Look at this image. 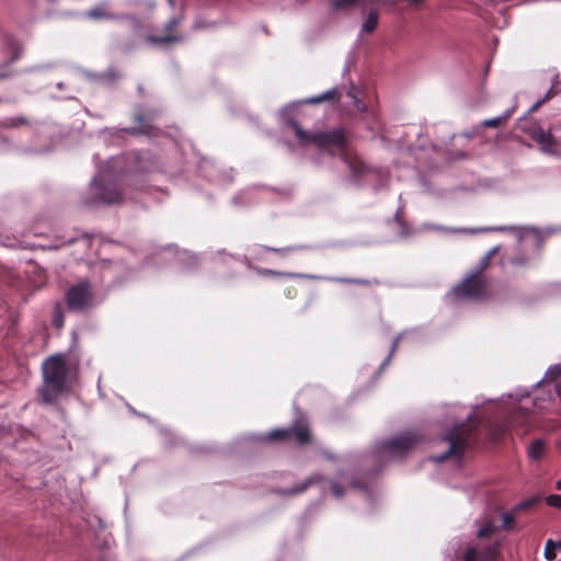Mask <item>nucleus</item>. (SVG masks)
<instances>
[{
	"label": "nucleus",
	"mask_w": 561,
	"mask_h": 561,
	"mask_svg": "<svg viewBox=\"0 0 561 561\" xmlns=\"http://www.w3.org/2000/svg\"><path fill=\"white\" fill-rule=\"evenodd\" d=\"M477 537L480 539L489 538L495 531L496 526L494 520L483 517L477 522Z\"/></svg>",
	"instance_id": "9b49d317"
},
{
	"label": "nucleus",
	"mask_w": 561,
	"mask_h": 561,
	"mask_svg": "<svg viewBox=\"0 0 561 561\" xmlns=\"http://www.w3.org/2000/svg\"><path fill=\"white\" fill-rule=\"evenodd\" d=\"M561 376V365L550 367L546 373L543 385L538 387L536 394L533 400V410L523 403L513 413L508 421V430L514 431L518 435H525L530 428V417L536 412L547 410L554 397L559 393L556 385H550L551 381L556 380Z\"/></svg>",
	"instance_id": "f257e3e1"
},
{
	"label": "nucleus",
	"mask_w": 561,
	"mask_h": 561,
	"mask_svg": "<svg viewBox=\"0 0 561 561\" xmlns=\"http://www.w3.org/2000/svg\"><path fill=\"white\" fill-rule=\"evenodd\" d=\"M513 112H514V107L511 110H507L504 114H502L497 117L484 119L482 122V126L486 127V128H496L501 125H504L508 121V118L512 116Z\"/></svg>",
	"instance_id": "2eb2a0df"
},
{
	"label": "nucleus",
	"mask_w": 561,
	"mask_h": 561,
	"mask_svg": "<svg viewBox=\"0 0 561 561\" xmlns=\"http://www.w3.org/2000/svg\"><path fill=\"white\" fill-rule=\"evenodd\" d=\"M420 442V437L412 432L404 433L385 444L383 448L391 457H401Z\"/></svg>",
	"instance_id": "423d86ee"
},
{
	"label": "nucleus",
	"mask_w": 561,
	"mask_h": 561,
	"mask_svg": "<svg viewBox=\"0 0 561 561\" xmlns=\"http://www.w3.org/2000/svg\"><path fill=\"white\" fill-rule=\"evenodd\" d=\"M399 339H400V337L398 336V337L393 341V345H392L391 354L394 352V350H396V347H397V345H398V343H399Z\"/></svg>",
	"instance_id": "a878e982"
},
{
	"label": "nucleus",
	"mask_w": 561,
	"mask_h": 561,
	"mask_svg": "<svg viewBox=\"0 0 561 561\" xmlns=\"http://www.w3.org/2000/svg\"><path fill=\"white\" fill-rule=\"evenodd\" d=\"M451 294L458 298H482L486 294V284L479 275H474L466 278L462 284L455 287Z\"/></svg>",
	"instance_id": "39448f33"
},
{
	"label": "nucleus",
	"mask_w": 561,
	"mask_h": 561,
	"mask_svg": "<svg viewBox=\"0 0 561 561\" xmlns=\"http://www.w3.org/2000/svg\"><path fill=\"white\" fill-rule=\"evenodd\" d=\"M291 127L301 145L313 144L319 149L333 151L341 149L345 145V137L340 130H331L328 133L310 134L305 131L297 123L293 122Z\"/></svg>",
	"instance_id": "7ed1b4c3"
},
{
	"label": "nucleus",
	"mask_w": 561,
	"mask_h": 561,
	"mask_svg": "<svg viewBox=\"0 0 561 561\" xmlns=\"http://www.w3.org/2000/svg\"><path fill=\"white\" fill-rule=\"evenodd\" d=\"M378 25V14L375 11L369 12L366 21L362 25L363 33H371Z\"/></svg>",
	"instance_id": "dca6fc26"
},
{
	"label": "nucleus",
	"mask_w": 561,
	"mask_h": 561,
	"mask_svg": "<svg viewBox=\"0 0 561 561\" xmlns=\"http://www.w3.org/2000/svg\"><path fill=\"white\" fill-rule=\"evenodd\" d=\"M67 301L70 309L81 310L91 301L90 286L88 283H80L69 289Z\"/></svg>",
	"instance_id": "0eeeda50"
},
{
	"label": "nucleus",
	"mask_w": 561,
	"mask_h": 561,
	"mask_svg": "<svg viewBox=\"0 0 561 561\" xmlns=\"http://www.w3.org/2000/svg\"><path fill=\"white\" fill-rule=\"evenodd\" d=\"M311 480H308L304 486H301L299 490H297L296 492H302L304 490H306L307 485L310 483Z\"/></svg>",
	"instance_id": "bb28decb"
},
{
	"label": "nucleus",
	"mask_w": 561,
	"mask_h": 561,
	"mask_svg": "<svg viewBox=\"0 0 561 561\" xmlns=\"http://www.w3.org/2000/svg\"><path fill=\"white\" fill-rule=\"evenodd\" d=\"M506 228L504 227H499V228H481V229H474V230H471V232H478V231H490V230H505Z\"/></svg>",
	"instance_id": "4be33fe9"
},
{
	"label": "nucleus",
	"mask_w": 561,
	"mask_h": 561,
	"mask_svg": "<svg viewBox=\"0 0 561 561\" xmlns=\"http://www.w3.org/2000/svg\"><path fill=\"white\" fill-rule=\"evenodd\" d=\"M558 546V549H561V540L556 542Z\"/></svg>",
	"instance_id": "7c9ffc66"
},
{
	"label": "nucleus",
	"mask_w": 561,
	"mask_h": 561,
	"mask_svg": "<svg viewBox=\"0 0 561 561\" xmlns=\"http://www.w3.org/2000/svg\"><path fill=\"white\" fill-rule=\"evenodd\" d=\"M471 431V424H460L453 428L444 438L448 444L447 451L435 460L443 461L448 456H459L470 442Z\"/></svg>",
	"instance_id": "20e7f679"
},
{
	"label": "nucleus",
	"mask_w": 561,
	"mask_h": 561,
	"mask_svg": "<svg viewBox=\"0 0 561 561\" xmlns=\"http://www.w3.org/2000/svg\"><path fill=\"white\" fill-rule=\"evenodd\" d=\"M355 104H356V106H357V110L364 111V107H362V106L359 105L358 101H355Z\"/></svg>",
	"instance_id": "c756f323"
},
{
	"label": "nucleus",
	"mask_w": 561,
	"mask_h": 561,
	"mask_svg": "<svg viewBox=\"0 0 561 561\" xmlns=\"http://www.w3.org/2000/svg\"><path fill=\"white\" fill-rule=\"evenodd\" d=\"M515 523V517L513 514L510 513H503L502 515V527L504 529H511Z\"/></svg>",
	"instance_id": "6ab92c4d"
},
{
	"label": "nucleus",
	"mask_w": 561,
	"mask_h": 561,
	"mask_svg": "<svg viewBox=\"0 0 561 561\" xmlns=\"http://www.w3.org/2000/svg\"><path fill=\"white\" fill-rule=\"evenodd\" d=\"M43 376L41 393L44 401L50 403L68 385V369L62 355L50 356L43 363Z\"/></svg>",
	"instance_id": "f03ea898"
},
{
	"label": "nucleus",
	"mask_w": 561,
	"mask_h": 561,
	"mask_svg": "<svg viewBox=\"0 0 561 561\" xmlns=\"http://www.w3.org/2000/svg\"><path fill=\"white\" fill-rule=\"evenodd\" d=\"M494 253V250L484 259V265L486 264V261L491 257V255Z\"/></svg>",
	"instance_id": "c85d7f7f"
},
{
	"label": "nucleus",
	"mask_w": 561,
	"mask_h": 561,
	"mask_svg": "<svg viewBox=\"0 0 561 561\" xmlns=\"http://www.w3.org/2000/svg\"><path fill=\"white\" fill-rule=\"evenodd\" d=\"M99 199L103 203L114 204L121 202V193L116 187H104L99 195Z\"/></svg>",
	"instance_id": "4468645a"
},
{
	"label": "nucleus",
	"mask_w": 561,
	"mask_h": 561,
	"mask_svg": "<svg viewBox=\"0 0 561 561\" xmlns=\"http://www.w3.org/2000/svg\"><path fill=\"white\" fill-rule=\"evenodd\" d=\"M92 187H93V190H95V191H96V190H101V186H100V183H99V181H98V180H94V181L92 182Z\"/></svg>",
	"instance_id": "5701e85b"
},
{
	"label": "nucleus",
	"mask_w": 561,
	"mask_h": 561,
	"mask_svg": "<svg viewBox=\"0 0 561 561\" xmlns=\"http://www.w3.org/2000/svg\"><path fill=\"white\" fill-rule=\"evenodd\" d=\"M332 492L336 497H340L343 494L341 488L336 483L332 484Z\"/></svg>",
	"instance_id": "412c9836"
},
{
	"label": "nucleus",
	"mask_w": 561,
	"mask_h": 561,
	"mask_svg": "<svg viewBox=\"0 0 561 561\" xmlns=\"http://www.w3.org/2000/svg\"><path fill=\"white\" fill-rule=\"evenodd\" d=\"M546 443L543 439L534 440L527 450V455L531 460H539L545 454Z\"/></svg>",
	"instance_id": "ddd939ff"
},
{
	"label": "nucleus",
	"mask_w": 561,
	"mask_h": 561,
	"mask_svg": "<svg viewBox=\"0 0 561 561\" xmlns=\"http://www.w3.org/2000/svg\"><path fill=\"white\" fill-rule=\"evenodd\" d=\"M170 3H172V0H169Z\"/></svg>",
	"instance_id": "2f4dec72"
},
{
	"label": "nucleus",
	"mask_w": 561,
	"mask_h": 561,
	"mask_svg": "<svg viewBox=\"0 0 561 561\" xmlns=\"http://www.w3.org/2000/svg\"><path fill=\"white\" fill-rule=\"evenodd\" d=\"M557 548H558V546L553 540L549 539L546 542L543 554L548 561H552L556 559V557H557L556 549Z\"/></svg>",
	"instance_id": "f3484780"
},
{
	"label": "nucleus",
	"mask_w": 561,
	"mask_h": 561,
	"mask_svg": "<svg viewBox=\"0 0 561 561\" xmlns=\"http://www.w3.org/2000/svg\"><path fill=\"white\" fill-rule=\"evenodd\" d=\"M294 433L300 444L309 440V428L307 425L297 422L291 430H275L268 434V439H280Z\"/></svg>",
	"instance_id": "1a4fd4ad"
},
{
	"label": "nucleus",
	"mask_w": 561,
	"mask_h": 561,
	"mask_svg": "<svg viewBox=\"0 0 561 561\" xmlns=\"http://www.w3.org/2000/svg\"><path fill=\"white\" fill-rule=\"evenodd\" d=\"M87 16L92 20H115L117 16L110 12L104 4L96 5L87 12Z\"/></svg>",
	"instance_id": "f8f14e48"
},
{
	"label": "nucleus",
	"mask_w": 561,
	"mask_h": 561,
	"mask_svg": "<svg viewBox=\"0 0 561 561\" xmlns=\"http://www.w3.org/2000/svg\"><path fill=\"white\" fill-rule=\"evenodd\" d=\"M495 558V548H488L479 551L474 547H469L463 556L465 561H493Z\"/></svg>",
	"instance_id": "9d476101"
},
{
	"label": "nucleus",
	"mask_w": 561,
	"mask_h": 561,
	"mask_svg": "<svg viewBox=\"0 0 561 561\" xmlns=\"http://www.w3.org/2000/svg\"><path fill=\"white\" fill-rule=\"evenodd\" d=\"M357 165H358V167H362V162H360V161H357V162H355V164H351V168H352V169H354V171H355V172H358V170H357Z\"/></svg>",
	"instance_id": "b1692460"
},
{
	"label": "nucleus",
	"mask_w": 561,
	"mask_h": 561,
	"mask_svg": "<svg viewBox=\"0 0 561 561\" xmlns=\"http://www.w3.org/2000/svg\"><path fill=\"white\" fill-rule=\"evenodd\" d=\"M334 93H335L334 90L328 91V92L321 94L320 96L311 98V99L307 100V103H310V104L320 103L322 101H325V100H329V99L333 98Z\"/></svg>",
	"instance_id": "aec40b11"
},
{
	"label": "nucleus",
	"mask_w": 561,
	"mask_h": 561,
	"mask_svg": "<svg viewBox=\"0 0 561 561\" xmlns=\"http://www.w3.org/2000/svg\"><path fill=\"white\" fill-rule=\"evenodd\" d=\"M530 137L540 145L541 151L549 154L557 153V142L553 140L550 131L536 126L531 128Z\"/></svg>",
	"instance_id": "6e6552de"
},
{
	"label": "nucleus",
	"mask_w": 561,
	"mask_h": 561,
	"mask_svg": "<svg viewBox=\"0 0 561 561\" xmlns=\"http://www.w3.org/2000/svg\"><path fill=\"white\" fill-rule=\"evenodd\" d=\"M547 505L561 510V495L560 494H550L545 499Z\"/></svg>",
	"instance_id": "a211bd4d"
},
{
	"label": "nucleus",
	"mask_w": 561,
	"mask_h": 561,
	"mask_svg": "<svg viewBox=\"0 0 561 561\" xmlns=\"http://www.w3.org/2000/svg\"><path fill=\"white\" fill-rule=\"evenodd\" d=\"M556 488L561 491V479L556 482Z\"/></svg>",
	"instance_id": "cd10ccee"
},
{
	"label": "nucleus",
	"mask_w": 561,
	"mask_h": 561,
	"mask_svg": "<svg viewBox=\"0 0 561 561\" xmlns=\"http://www.w3.org/2000/svg\"><path fill=\"white\" fill-rule=\"evenodd\" d=\"M55 324H56V327L61 328L62 327V320L60 318H56L55 319Z\"/></svg>",
	"instance_id": "393cba45"
}]
</instances>
